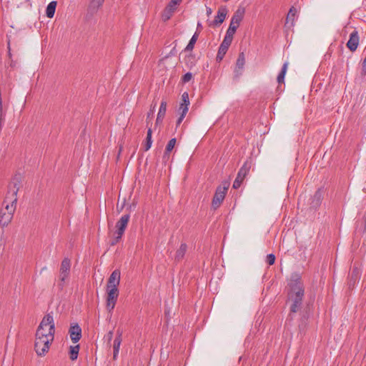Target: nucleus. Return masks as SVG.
<instances>
[{
  "label": "nucleus",
  "instance_id": "1",
  "mask_svg": "<svg viewBox=\"0 0 366 366\" xmlns=\"http://www.w3.org/2000/svg\"><path fill=\"white\" fill-rule=\"evenodd\" d=\"M287 300L291 303L290 314L297 312L302 307L303 298L305 297V285L300 274L292 273L287 280Z\"/></svg>",
  "mask_w": 366,
  "mask_h": 366
},
{
  "label": "nucleus",
  "instance_id": "10",
  "mask_svg": "<svg viewBox=\"0 0 366 366\" xmlns=\"http://www.w3.org/2000/svg\"><path fill=\"white\" fill-rule=\"evenodd\" d=\"M359 34L357 30H354L350 35V39L347 42V47L352 51H356L359 45Z\"/></svg>",
  "mask_w": 366,
  "mask_h": 366
},
{
  "label": "nucleus",
  "instance_id": "24",
  "mask_svg": "<svg viewBox=\"0 0 366 366\" xmlns=\"http://www.w3.org/2000/svg\"><path fill=\"white\" fill-rule=\"evenodd\" d=\"M198 37H199V33L197 31H196L192 36L191 39L189 40V41L188 44L187 45L184 50L185 51H192L194 47V44L198 39Z\"/></svg>",
  "mask_w": 366,
  "mask_h": 366
},
{
  "label": "nucleus",
  "instance_id": "3",
  "mask_svg": "<svg viewBox=\"0 0 366 366\" xmlns=\"http://www.w3.org/2000/svg\"><path fill=\"white\" fill-rule=\"evenodd\" d=\"M53 341L54 339L51 332L47 335H44L40 330L36 331L34 349L37 355L44 356L48 352Z\"/></svg>",
  "mask_w": 366,
  "mask_h": 366
},
{
  "label": "nucleus",
  "instance_id": "16",
  "mask_svg": "<svg viewBox=\"0 0 366 366\" xmlns=\"http://www.w3.org/2000/svg\"><path fill=\"white\" fill-rule=\"evenodd\" d=\"M122 332H120L119 330H117V334L114 340V344H113V350H114L113 357L114 360L117 359V357L119 355V348H120V345H121L122 340Z\"/></svg>",
  "mask_w": 366,
  "mask_h": 366
},
{
  "label": "nucleus",
  "instance_id": "5",
  "mask_svg": "<svg viewBox=\"0 0 366 366\" xmlns=\"http://www.w3.org/2000/svg\"><path fill=\"white\" fill-rule=\"evenodd\" d=\"M39 330L44 335H47L51 332L53 339H54L55 324L52 313H48L43 317L36 331Z\"/></svg>",
  "mask_w": 366,
  "mask_h": 366
},
{
  "label": "nucleus",
  "instance_id": "40",
  "mask_svg": "<svg viewBox=\"0 0 366 366\" xmlns=\"http://www.w3.org/2000/svg\"><path fill=\"white\" fill-rule=\"evenodd\" d=\"M184 117H185V116L179 114V117L178 118V119L177 121V127L180 125V124L182 123V122L183 121Z\"/></svg>",
  "mask_w": 366,
  "mask_h": 366
},
{
  "label": "nucleus",
  "instance_id": "14",
  "mask_svg": "<svg viewBox=\"0 0 366 366\" xmlns=\"http://www.w3.org/2000/svg\"><path fill=\"white\" fill-rule=\"evenodd\" d=\"M244 64H245V56L243 52H241L239 54L238 58L237 59V62H236V68L234 70L235 77L238 78V77H239V76L242 75V71L244 68Z\"/></svg>",
  "mask_w": 366,
  "mask_h": 366
},
{
  "label": "nucleus",
  "instance_id": "30",
  "mask_svg": "<svg viewBox=\"0 0 366 366\" xmlns=\"http://www.w3.org/2000/svg\"><path fill=\"white\" fill-rule=\"evenodd\" d=\"M232 40H233V39L224 36V38L222 42L221 43L220 46L225 47L227 49H229V46L232 44Z\"/></svg>",
  "mask_w": 366,
  "mask_h": 366
},
{
  "label": "nucleus",
  "instance_id": "27",
  "mask_svg": "<svg viewBox=\"0 0 366 366\" xmlns=\"http://www.w3.org/2000/svg\"><path fill=\"white\" fill-rule=\"evenodd\" d=\"M176 142H177L176 138H172V139H171L169 141V142L167 143V144L166 146V149H165V152H164V156L169 154V153L174 149V147L175 146V144H176Z\"/></svg>",
  "mask_w": 366,
  "mask_h": 366
},
{
  "label": "nucleus",
  "instance_id": "41",
  "mask_svg": "<svg viewBox=\"0 0 366 366\" xmlns=\"http://www.w3.org/2000/svg\"><path fill=\"white\" fill-rule=\"evenodd\" d=\"M107 337H108L109 341L110 342L113 337V332L112 331H109L108 332Z\"/></svg>",
  "mask_w": 366,
  "mask_h": 366
},
{
  "label": "nucleus",
  "instance_id": "34",
  "mask_svg": "<svg viewBox=\"0 0 366 366\" xmlns=\"http://www.w3.org/2000/svg\"><path fill=\"white\" fill-rule=\"evenodd\" d=\"M236 31L237 30H235V29H234V26H229V28L227 30L225 36L233 39V36H234Z\"/></svg>",
  "mask_w": 366,
  "mask_h": 366
},
{
  "label": "nucleus",
  "instance_id": "35",
  "mask_svg": "<svg viewBox=\"0 0 366 366\" xmlns=\"http://www.w3.org/2000/svg\"><path fill=\"white\" fill-rule=\"evenodd\" d=\"M192 79V74L191 72L186 73L182 77V83H187Z\"/></svg>",
  "mask_w": 366,
  "mask_h": 366
},
{
  "label": "nucleus",
  "instance_id": "29",
  "mask_svg": "<svg viewBox=\"0 0 366 366\" xmlns=\"http://www.w3.org/2000/svg\"><path fill=\"white\" fill-rule=\"evenodd\" d=\"M194 56L192 54L187 56L184 59L185 64L187 66L192 67L194 65Z\"/></svg>",
  "mask_w": 366,
  "mask_h": 366
},
{
  "label": "nucleus",
  "instance_id": "4",
  "mask_svg": "<svg viewBox=\"0 0 366 366\" xmlns=\"http://www.w3.org/2000/svg\"><path fill=\"white\" fill-rule=\"evenodd\" d=\"M229 187V183L228 182H224L217 187L212 201V207L213 209L216 210L220 207L225 198Z\"/></svg>",
  "mask_w": 366,
  "mask_h": 366
},
{
  "label": "nucleus",
  "instance_id": "6",
  "mask_svg": "<svg viewBox=\"0 0 366 366\" xmlns=\"http://www.w3.org/2000/svg\"><path fill=\"white\" fill-rule=\"evenodd\" d=\"M130 215L129 214L122 216L120 219L116 224L117 231L115 232L116 237L112 241L111 245H115L122 239L124 231L127 228L129 221Z\"/></svg>",
  "mask_w": 366,
  "mask_h": 366
},
{
  "label": "nucleus",
  "instance_id": "17",
  "mask_svg": "<svg viewBox=\"0 0 366 366\" xmlns=\"http://www.w3.org/2000/svg\"><path fill=\"white\" fill-rule=\"evenodd\" d=\"M104 0H91L88 11L92 14H94L97 12L99 9L102 6Z\"/></svg>",
  "mask_w": 366,
  "mask_h": 366
},
{
  "label": "nucleus",
  "instance_id": "32",
  "mask_svg": "<svg viewBox=\"0 0 366 366\" xmlns=\"http://www.w3.org/2000/svg\"><path fill=\"white\" fill-rule=\"evenodd\" d=\"M189 107L184 104H180L179 107V114L186 116L187 113L188 112Z\"/></svg>",
  "mask_w": 366,
  "mask_h": 366
},
{
  "label": "nucleus",
  "instance_id": "8",
  "mask_svg": "<svg viewBox=\"0 0 366 366\" xmlns=\"http://www.w3.org/2000/svg\"><path fill=\"white\" fill-rule=\"evenodd\" d=\"M182 0H171L167 6L164 8L162 13V19L163 21H167L171 19L173 14L177 10V6L179 4Z\"/></svg>",
  "mask_w": 366,
  "mask_h": 366
},
{
  "label": "nucleus",
  "instance_id": "22",
  "mask_svg": "<svg viewBox=\"0 0 366 366\" xmlns=\"http://www.w3.org/2000/svg\"><path fill=\"white\" fill-rule=\"evenodd\" d=\"M57 2L56 1H51L46 6V15L48 18H53L55 14Z\"/></svg>",
  "mask_w": 366,
  "mask_h": 366
},
{
  "label": "nucleus",
  "instance_id": "21",
  "mask_svg": "<svg viewBox=\"0 0 366 366\" xmlns=\"http://www.w3.org/2000/svg\"><path fill=\"white\" fill-rule=\"evenodd\" d=\"M187 244L186 243H182L180 244L179 248L176 252L175 257H174L175 260L178 261V262L181 261L184 258V255L186 254V252H187Z\"/></svg>",
  "mask_w": 366,
  "mask_h": 366
},
{
  "label": "nucleus",
  "instance_id": "28",
  "mask_svg": "<svg viewBox=\"0 0 366 366\" xmlns=\"http://www.w3.org/2000/svg\"><path fill=\"white\" fill-rule=\"evenodd\" d=\"M228 49L225 48V47H223L222 46H219V49H218V52H217V57H216V60L217 61H221L224 55L226 54L227 51Z\"/></svg>",
  "mask_w": 366,
  "mask_h": 366
},
{
  "label": "nucleus",
  "instance_id": "19",
  "mask_svg": "<svg viewBox=\"0 0 366 366\" xmlns=\"http://www.w3.org/2000/svg\"><path fill=\"white\" fill-rule=\"evenodd\" d=\"M245 14V8L243 6H239L235 12L234 13L233 16H232V19H233L235 21H238L240 23Z\"/></svg>",
  "mask_w": 366,
  "mask_h": 366
},
{
  "label": "nucleus",
  "instance_id": "18",
  "mask_svg": "<svg viewBox=\"0 0 366 366\" xmlns=\"http://www.w3.org/2000/svg\"><path fill=\"white\" fill-rule=\"evenodd\" d=\"M166 111H167V102H166V101L162 100L161 102V104H160L157 119H156L157 124L162 122L163 119L164 118Z\"/></svg>",
  "mask_w": 366,
  "mask_h": 366
},
{
  "label": "nucleus",
  "instance_id": "9",
  "mask_svg": "<svg viewBox=\"0 0 366 366\" xmlns=\"http://www.w3.org/2000/svg\"><path fill=\"white\" fill-rule=\"evenodd\" d=\"M71 267V262L69 258H64L61 263L60 267V274L59 279L61 281L60 286L63 287L65 280L68 278Z\"/></svg>",
  "mask_w": 366,
  "mask_h": 366
},
{
  "label": "nucleus",
  "instance_id": "20",
  "mask_svg": "<svg viewBox=\"0 0 366 366\" xmlns=\"http://www.w3.org/2000/svg\"><path fill=\"white\" fill-rule=\"evenodd\" d=\"M252 167V161L251 160H247L242 167L239 169L238 172V174L239 177H246L247 174L249 173L250 169Z\"/></svg>",
  "mask_w": 366,
  "mask_h": 366
},
{
  "label": "nucleus",
  "instance_id": "44",
  "mask_svg": "<svg viewBox=\"0 0 366 366\" xmlns=\"http://www.w3.org/2000/svg\"><path fill=\"white\" fill-rule=\"evenodd\" d=\"M201 26V24L200 23H198L197 24V27H200Z\"/></svg>",
  "mask_w": 366,
  "mask_h": 366
},
{
  "label": "nucleus",
  "instance_id": "26",
  "mask_svg": "<svg viewBox=\"0 0 366 366\" xmlns=\"http://www.w3.org/2000/svg\"><path fill=\"white\" fill-rule=\"evenodd\" d=\"M79 351V345H76L74 346H70L69 354H70V359L71 360H75L77 359Z\"/></svg>",
  "mask_w": 366,
  "mask_h": 366
},
{
  "label": "nucleus",
  "instance_id": "33",
  "mask_svg": "<svg viewBox=\"0 0 366 366\" xmlns=\"http://www.w3.org/2000/svg\"><path fill=\"white\" fill-rule=\"evenodd\" d=\"M296 12H297L296 9L294 7H292L287 14V21H288L290 19H292L293 21L294 17L296 14Z\"/></svg>",
  "mask_w": 366,
  "mask_h": 366
},
{
  "label": "nucleus",
  "instance_id": "37",
  "mask_svg": "<svg viewBox=\"0 0 366 366\" xmlns=\"http://www.w3.org/2000/svg\"><path fill=\"white\" fill-rule=\"evenodd\" d=\"M359 277V271L357 268H354L352 274H351V280H354V283L356 282V280L358 279ZM352 280H350L351 282Z\"/></svg>",
  "mask_w": 366,
  "mask_h": 366
},
{
  "label": "nucleus",
  "instance_id": "31",
  "mask_svg": "<svg viewBox=\"0 0 366 366\" xmlns=\"http://www.w3.org/2000/svg\"><path fill=\"white\" fill-rule=\"evenodd\" d=\"M180 104H184L189 107V94L187 92H184L182 95V103Z\"/></svg>",
  "mask_w": 366,
  "mask_h": 366
},
{
  "label": "nucleus",
  "instance_id": "23",
  "mask_svg": "<svg viewBox=\"0 0 366 366\" xmlns=\"http://www.w3.org/2000/svg\"><path fill=\"white\" fill-rule=\"evenodd\" d=\"M288 67V63L285 62L284 63L280 72L279 73L277 80L279 84L284 83L285 81V76L287 71Z\"/></svg>",
  "mask_w": 366,
  "mask_h": 366
},
{
  "label": "nucleus",
  "instance_id": "36",
  "mask_svg": "<svg viewBox=\"0 0 366 366\" xmlns=\"http://www.w3.org/2000/svg\"><path fill=\"white\" fill-rule=\"evenodd\" d=\"M266 262L268 263L269 265L274 264L275 262V256L273 254H267L266 257Z\"/></svg>",
  "mask_w": 366,
  "mask_h": 366
},
{
  "label": "nucleus",
  "instance_id": "12",
  "mask_svg": "<svg viewBox=\"0 0 366 366\" xmlns=\"http://www.w3.org/2000/svg\"><path fill=\"white\" fill-rule=\"evenodd\" d=\"M69 333L71 341L76 343L81 337V328L78 324H75L70 327Z\"/></svg>",
  "mask_w": 366,
  "mask_h": 366
},
{
  "label": "nucleus",
  "instance_id": "13",
  "mask_svg": "<svg viewBox=\"0 0 366 366\" xmlns=\"http://www.w3.org/2000/svg\"><path fill=\"white\" fill-rule=\"evenodd\" d=\"M120 270H114L109 277L107 287H117L120 282Z\"/></svg>",
  "mask_w": 366,
  "mask_h": 366
},
{
  "label": "nucleus",
  "instance_id": "7",
  "mask_svg": "<svg viewBox=\"0 0 366 366\" xmlns=\"http://www.w3.org/2000/svg\"><path fill=\"white\" fill-rule=\"evenodd\" d=\"M107 310L109 311V312H112L115 307L119 296L118 288L107 287Z\"/></svg>",
  "mask_w": 366,
  "mask_h": 366
},
{
  "label": "nucleus",
  "instance_id": "43",
  "mask_svg": "<svg viewBox=\"0 0 366 366\" xmlns=\"http://www.w3.org/2000/svg\"><path fill=\"white\" fill-rule=\"evenodd\" d=\"M207 13L208 15L212 13V9L210 8H207Z\"/></svg>",
  "mask_w": 366,
  "mask_h": 366
},
{
  "label": "nucleus",
  "instance_id": "15",
  "mask_svg": "<svg viewBox=\"0 0 366 366\" xmlns=\"http://www.w3.org/2000/svg\"><path fill=\"white\" fill-rule=\"evenodd\" d=\"M323 194L324 190L322 188H319L315 193L314 194L313 197H312L311 200V207L313 208H317L321 204L322 198H323Z\"/></svg>",
  "mask_w": 366,
  "mask_h": 366
},
{
  "label": "nucleus",
  "instance_id": "38",
  "mask_svg": "<svg viewBox=\"0 0 366 366\" xmlns=\"http://www.w3.org/2000/svg\"><path fill=\"white\" fill-rule=\"evenodd\" d=\"M239 24H240V23H239L238 21H235L231 19V21H230L229 26H234V29H235V30H237V28L239 27Z\"/></svg>",
  "mask_w": 366,
  "mask_h": 366
},
{
  "label": "nucleus",
  "instance_id": "2",
  "mask_svg": "<svg viewBox=\"0 0 366 366\" xmlns=\"http://www.w3.org/2000/svg\"><path fill=\"white\" fill-rule=\"evenodd\" d=\"M18 190L16 183L13 186L9 185V191L3 202V208L0 212V225L2 227H6L13 219L16 207Z\"/></svg>",
  "mask_w": 366,
  "mask_h": 366
},
{
  "label": "nucleus",
  "instance_id": "25",
  "mask_svg": "<svg viewBox=\"0 0 366 366\" xmlns=\"http://www.w3.org/2000/svg\"><path fill=\"white\" fill-rule=\"evenodd\" d=\"M152 130L151 128H149L147 130V133L146 142L144 145L145 151H148L152 147Z\"/></svg>",
  "mask_w": 366,
  "mask_h": 366
},
{
  "label": "nucleus",
  "instance_id": "39",
  "mask_svg": "<svg viewBox=\"0 0 366 366\" xmlns=\"http://www.w3.org/2000/svg\"><path fill=\"white\" fill-rule=\"evenodd\" d=\"M242 183V182H240V181H239V179H235V180H234V182H233V185H232V187H233V188H234V189H238V188H239V187H240V186H241Z\"/></svg>",
  "mask_w": 366,
  "mask_h": 366
},
{
  "label": "nucleus",
  "instance_id": "11",
  "mask_svg": "<svg viewBox=\"0 0 366 366\" xmlns=\"http://www.w3.org/2000/svg\"><path fill=\"white\" fill-rule=\"evenodd\" d=\"M228 9L225 6H222L217 11V16L212 22V25L216 26L222 24L227 15Z\"/></svg>",
  "mask_w": 366,
  "mask_h": 366
},
{
  "label": "nucleus",
  "instance_id": "42",
  "mask_svg": "<svg viewBox=\"0 0 366 366\" xmlns=\"http://www.w3.org/2000/svg\"><path fill=\"white\" fill-rule=\"evenodd\" d=\"M236 179H239V181L240 182H243V180L244 179V177H239V174H237V177H236Z\"/></svg>",
  "mask_w": 366,
  "mask_h": 366
}]
</instances>
